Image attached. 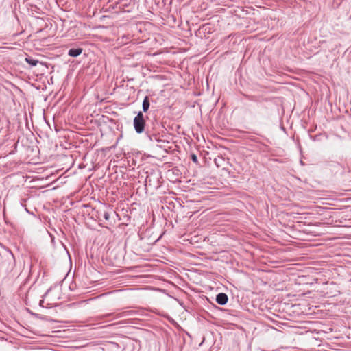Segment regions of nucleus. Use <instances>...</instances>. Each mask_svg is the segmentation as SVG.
Wrapping results in <instances>:
<instances>
[{
  "label": "nucleus",
  "mask_w": 351,
  "mask_h": 351,
  "mask_svg": "<svg viewBox=\"0 0 351 351\" xmlns=\"http://www.w3.org/2000/svg\"><path fill=\"white\" fill-rule=\"evenodd\" d=\"M115 214L112 208L101 206L93 213L92 218L97 220L101 227L108 228V225H112L111 215Z\"/></svg>",
  "instance_id": "obj_1"
},
{
  "label": "nucleus",
  "mask_w": 351,
  "mask_h": 351,
  "mask_svg": "<svg viewBox=\"0 0 351 351\" xmlns=\"http://www.w3.org/2000/svg\"><path fill=\"white\" fill-rule=\"evenodd\" d=\"M146 174L144 182L145 189L150 187L156 189L160 187L161 176L158 171L152 169L150 171H147Z\"/></svg>",
  "instance_id": "obj_2"
},
{
  "label": "nucleus",
  "mask_w": 351,
  "mask_h": 351,
  "mask_svg": "<svg viewBox=\"0 0 351 351\" xmlns=\"http://www.w3.org/2000/svg\"><path fill=\"white\" fill-rule=\"evenodd\" d=\"M145 135L150 143H156L158 147L163 148L164 149H166L167 147V144H169V142L162 138L158 133H152L147 128L145 131Z\"/></svg>",
  "instance_id": "obj_3"
},
{
  "label": "nucleus",
  "mask_w": 351,
  "mask_h": 351,
  "mask_svg": "<svg viewBox=\"0 0 351 351\" xmlns=\"http://www.w3.org/2000/svg\"><path fill=\"white\" fill-rule=\"evenodd\" d=\"M145 119L143 112L139 111L133 120L134 128L137 134L143 133L145 130Z\"/></svg>",
  "instance_id": "obj_4"
},
{
  "label": "nucleus",
  "mask_w": 351,
  "mask_h": 351,
  "mask_svg": "<svg viewBox=\"0 0 351 351\" xmlns=\"http://www.w3.org/2000/svg\"><path fill=\"white\" fill-rule=\"evenodd\" d=\"M117 5L123 12H129L134 8V3L133 0H119Z\"/></svg>",
  "instance_id": "obj_5"
},
{
  "label": "nucleus",
  "mask_w": 351,
  "mask_h": 351,
  "mask_svg": "<svg viewBox=\"0 0 351 351\" xmlns=\"http://www.w3.org/2000/svg\"><path fill=\"white\" fill-rule=\"evenodd\" d=\"M138 314V311L136 310H127L119 313L115 314L114 319H120L122 317L133 316Z\"/></svg>",
  "instance_id": "obj_6"
},
{
  "label": "nucleus",
  "mask_w": 351,
  "mask_h": 351,
  "mask_svg": "<svg viewBox=\"0 0 351 351\" xmlns=\"http://www.w3.org/2000/svg\"><path fill=\"white\" fill-rule=\"evenodd\" d=\"M216 302L219 305H225L228 300V297L226 293H219L216 295Z\"/></svg>",
  "instance_id": "obj_7"
},
{
  "label": "nucleus",
  "mask_w": 351,
  "mask_h": 351,
  "mask_svg": "<svg viewBox=\"0 0 351 351\" xmlns=\"http://www.w3.org/2000/svg\"><path fill=\"white\" fill-rule=\"evenodd\" d=\"M83 49L80 47L71 48L68 51V55L71 57H77L82 53Z\"/></svg>",
  "instance_id": "obj_8"
},
{
  "label": "nucleus",
  "mask_w": 351,
  "mask_h": 351,
  "mask_svg": "<svg viewBox=\"0 0 351 351\" xmlns=\"http://www.w3.org/2000/svg\"><path fill=\"white\" fill-rule=\"evenodd\" d=\"M150 106L149 99L148 96H145L142 104L143 112H146L149 110Z\"/></svg>",
  "instance_id": "obj_9"
},
{
  "label": "nucleus",
  "mask_w": 351,
  "mask_h": 351,
  "mask_svg": "<svg viewBox=\"0 0 351 351\" xmlns=\"http://www.w3.org/2000/svg\"><path fill=\"white\" fill-rule=\"evenodd\" d=\"M25 62L28 63L32 66H36L38 63V60L32 58V57L25 58Z\"/></svg>",
  "instance_id": "obj_10"
},
{
  "label": "nucleus",
  "mask_w": 351,
  "mask_h": 351,
  "mask_svg": "<svg viewBox=\"0 0 351 351\" xmlns=\"http://www.w3.org/2000/svg\"><path fill=\"white\" fill-rule=\"evenodd\" d=\"M36 317L40 319H43V320H49V318L47 316H44V315H40V314H36Z\"/></svg>",
  "instance_id": "obj_11"
},
{
  "label": "nucleus",
  "mask_w": 351,
  "mask_h": 351,
  "mask_svg": "<svg viewBox=\"0 0 351 351\" xmlns=\"http://www.w3.org/2000/svg\"><path fill=\"white\" fill-rule=\"evenodd\" d=\"M191 158L192 160V161L195 163H197L198 162V159H197V157L195 154H193L191 155Z\"/></svg>",
  "instance_id": "obj_12"
},
{
  "label": "nucleus",
  "mask_w": 351,
  "mask_h": 351,
  "mask_svg": "<svg viewBox=\"0 0 351 351\" xmlns=\"http://www.w3.org/2000/svg\"><path fill=\"white\" fill-rule=\"evenodd\" d=\"M39 305L41 307H44V300H40Z\"/></svg>",
  "instance_id": "obj_13"
},
{
  "label": "nucleus",
  "mask_w": 351,
  "mask_h": 351,
  "mask_svg": "<svg viewBox=\"0 0 351 351\" xmlns=\"http://www.w3.org/2000/svg\"><path fill=\"white\" fill-rule=\"evenodd\" d=\"M252 141H254V142H256V143H258L259 141H258L257 138L256 137H253V138H250Z\"/></svg>",
  "instance_id": "obj_14"
},
{
  "label": "nucleus",
  "mask_w": 351,
  "mask_h": 351,
  "mask_svg": "<svg viewBox=\"0 0 351 351\" xmlns=\"http://www.w3.org/2000/svg\"><path fill=\"white\" fill-rule=\"evenodd\" d=\"M49 290H47V292L45 293V295H47L48 293H49Z\"/></svg>",
  "instance_id": "obj_15"
},
{
  "label": "nucleus",
  "mask_w": 351,
  "mask_h": 351,
  "mask_svg": "<svg viewBox=\"0 0 351 351\" xmlns=\"http://www.w3.org/2000/svg\"><path fill=\"white\" fill-rule=\"evenodd\" d=\"M111 315V314H107V315H105V317L109 316V315Z\"/></svg>",
  "instance_id": "obj_16"
},
{
  "label": "nucleus",
  "mask_w": 351,
  "mask_h": 351,
  "mask_svg": "<svg viewBox=\"0 0 351 351\" xmlns=\"http://www.w3.org/2000/svg\"><path fill=\"white\" fill-rule=\"evenodd\" d=\"M133 80V79H128V81Z\"/></svg>",
  "instance_id": "obj_17"
}]
</instances>
